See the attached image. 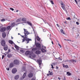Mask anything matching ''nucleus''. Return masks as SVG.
Instances as JSON below:
<instances>
[{
  "mask_svg": "<svg viewBox=\"0 0 80 80\" xmlns=\"http://www.w3.org/2000/svg\"><path fill=\"white\" fill-rule=\"evenodd\" d=\"M22 37L24 38V39H22V42H24L26 40L27 42V44L29 43V41H32V39L27 38V37H24V36H22Z\"/></svg>",
  "mask_w": 80,
  "mask_h": 80,
  "instance_id": "nucleus-1",
  "label": "nucleus"
},
{
  "mask_svg": "<svg viewBox=\"0 0 80 80\" xmlns=\"http://www.w3.org/2000/svg\"><path fill=\"white\" fill-rule=\"evenodd\" d=\"M23 29L24 31V34H25L24 37H25H25H27V35H29V32H28L27 29H25V28H24Z\"/></svg>",
  "mask_w": 80,
  "mask_h": 80,
  "instance_id": "nucleus-2",
  "label": "nucleus"
},
{
  "mask_svg": "<svg viewBox=\"0 0 80 80\" xmlns=\"http://www.w3.org/2000/svg\"><path fill=\"white\" fill-rule=\"evenodd\" d=\"M29 57L30 58H32V57L33 58H35L36 55L35 54H33V53H31L29 55Z\"/></svg>",
  "mask_w": 80,
  "mask_h": 80,
  "instance_id": "nucleus-3",
  "label": "nucleus"
},
{
  "mask_svg": "<svg viewBox=\"0 0 80 80\" xmlns=\"http://www.w3.org/2000/svg\"><path fill=\"white\" fill-rule=\"evenodd\" d=\"M1 44L2 47L5 46L6 45V42H5V40H2L1 42Z\"/></svg>",
  "mask_w": 80,
  "mask_h": 80,
  "instance_id": "nucleus-4",
  "label": "nucleus"
},
{
  "mask_svg": "<svg viewBox=\"0 0 80 80\" xmlns=\"http://www.w3.org/2000/svg\"><path fill=\"white\" fill-rule=\"evenodd\" d=\"M13 63L15 65H19V61L17 59L15 60L14 61Z\"/></svg>",
  "mask_w": 80,
  "mask_h": 80,
  "instance_id": "nucleus-5",
  "label": "nucleus"
},
{
  "mask_svg": "<svg viewBox=\"0 0 80 80\" xmlns=\"http://www.w3.org/2000/svg\"><path fill=\"white\" fill-rule=\"evenodd\" d=\"M6 30L7 28L5 27H4L1 29L0 31L1 32H5V31H6Z\"/></svg>",
  "mask_w": 80,
  "mask_h": 80,
  "instance_id": "nucleus-6",
  "label": "nucleus"
},
{
  "mask_svg": "<svg viewBox=\"0 0 80 80\" xmlns=\"http://www.w3.org/2000/svg\"><path fill=\"white\" fill-rule=\"evenodd\" d=\"M3 47L4 50H5V51H7V50H8V46L7 45H5V46H4Z\"/></svg>",
  "mask_w": 80,
  "mask_h": 80,
  "instance_id": "nucleus-7",
  "label": "nucleus"
},
{
  "mask_svg": "<svg viewBox=\"0 0 80 80\" xmlns=\"http://www.w3.org/2000/svg\"><path fill=\"white\" fill-rule=\"evenodd\" d=\"M17 72V69L15 68H13L12 70V73L15 74Z\"/></svg>",
  "mask_w": 80,
  "mask_h": 80,
  "instance_id": "nucleus-8",
  "label": "nucleus"
},
{
  "mask_svg": "<svg viewBox=\"0 0 80 80\" xmlns=\"http://www.w3.org/2000/svg\"><path fill=\"white\" fill-rule=\"evenodd\" d=\"M26 23H27L28 24V25H29L32 28H33V25H32V23H31V22L29 21H27V22Z\"/></svg>",
  "mask_w": 80,
  "mask_h": 80,
  "instance_id": "nucleus-9",
  "label": "nucleus"
},
{
  "mask_svg": "<svg viewBox=\"0 0 80 80\" xmlns=\"http://www.w3.org/2000/svg\"><path fill=\"white\" fill-rule=\"evenodd\" d=\"M37 62L38 63L39 65H40L42 64V60L40 59H38Z\"/></svg>",
  "mask_w": 80,
  "mask_h": 80,
  "instance_id": "nucleus-10",
  "label": "nucleus"
},
{
  "mask_svg": "<svg viewBox=\"0 0 80 80\" xmlns=\"http://www.w3.org/2000/svg\"><path fill=\"white\" fill-rule=\"evenodd\" d=\"M33 74L32 73H29L28 75V77L29 78H32L33 77Z\"/></svg>",
  "mask_w": 80,
  "mask_h": 80,
  "instance_id": "nucleus-11",
  "label": "nucleus"
},
{
  "mask_svg": "<svg viewBox=\"0 0 80 80\" xmlns=\"http://www.w3.org/2000/svg\"><path fill=\"white\" fill-rule=\"evenodd\" d=\"M13 67V62H11L10 64L9 68H12Z\"/></svg>",
  "mask_w": 80,
  "mask_h": 80,
  "instance_id": "nucleus-12",
  "label": "nucleus"
},
{
  "mask_svg": "<svg viewBox=\"0 0 80 80\" xmlns=\"http://www.w3.org/2000/svg\"><path fill=\"white\" fill-rule=\"evenodd\" d=\"M30 52L29 51H27L25 52V55H28L30 54Z\"/></svg>",
  "mask_w": 80,
  "mask_h": 80,
  "instance_id": "nucleus-13",
  "label": "nucleus"
},
{
  "mask_svg": "<svg viewBox=\"0 0 80 80\" xmlns=\"http://www.w3.org/2000/svg\"><path fill=\"white\" fill-rule=\"evenodd\" d=\"M36 47H38V48H40L41 46H40V44L39 43H37L36 44Z\"/></svg>",
  "mask_w": 80,
  "mask_h": 80,
  "instance_id": "nucleus-14",
  "label": "nucleus"
},
{
  "mask_svg": "<svg viewBox=\"0 0 80 80\" xmlns=\"http://www.w3.org/2000/svg\"><path fill=\"white\" fill-rule=\"evenodd\" d=\"M40 53H41V52L40 51L38 50L36 52V54L37 55H39L40 54Z\"/></svg>",
  "mask_w": 80,
  "mask_h": 80,
  "instance_id": "nucleus-15",
  "label": "nucleus"
},
{
  "mask_svg": "<svg viewBox=\"0 0 80 80\" xmlns=\"http://www.w3.org/2000/svg\"><path fill=\"white\" fill-rule=\"evenodd\" d=\"M14 78L15 80H18V78H19V75H17L15 76L14 77Z\"/></svg>",
  "mask_w": 80,
  "mask_h": 80,
  "instance_id": "nucleus-16",
  "label": "nucleus"
},
{
  "mask_svg": "<svg viewBox=\"0 0 80 80\" xmlns=\"http://www.w3.org/2000/svg\"><path fill=\"white\" fill-rule=\"evenodd\" d=\"M2 37L3 38H5V37H6V33L5 32H3L2 33Z\"/></svg>",
  "mask_w": 80,
  "mask_h": 80,
  "instance_id": "nucleus-17",
  "label": "nucleus"
},
{
  "mask_svg": "<svg viewBox=\"0 0 80 80\" xmlns=\"http://www.w3.org/2000/svg\"><path fill=\"white\" fill-rule=\"evenodd\" d=\"M22 20V18H20L18 19L16 21L17 22H21Z\"/></svg>",
  "mask_w": 80,
  "mask_h": 80,
  "instance_id": "nucleus-18",
  "label": "nucleus"
},
{
  "mask_svg": "<svg viewBox=\"0 0 80 80\" xmlns=\"http://www.w3.org/2000/svg\"><path fill=\"white\" fill-rule=\"evenodd\" d=\"M14 47H15V48H16V49L17 50H19V47H18V46H17V45H15L14 46Z\"/></svg>",
  "mask_w": 80,
  "mask_h": 80,
  "instance_id": "nucleus-19",
  "label": "nucleus"
},
{
  "mask_svg": "<svg viewBox=\"0 0 80 80\" xmlns=\"http://www.w3.org/2000/svg\"><path fill=\"white\" fill-rule=\"evenodd\" d=\"M41 51L42 52H43V53H45V52H46V50L43 48L41 49Z\"/></svg>",
  "mask_w": 80,
  "mask_h": 80,
  "instance_id": "nucleus-20",
  "label": "nucleus"
},
{
  "mask_svg": "<svg viewBox=\"0 0 80 80\" xmlns=\"http://www.w3.org/2000/svg\"><path fill=\"white\" fill-rule=\"evenodd\" d=\"M7 57L8 58H10L12 57V55L11 54H8Z\"/></svg>",
  "mask_w": 80,
  "mask_h": 80,
  "instance_id": "nucleus-21",
  "label": "nucleus"
},
{
  "mask_svg": "<svg viewBox=\"0 0 80 80\" xmlns=\"http://www.w3.org/2000/svg\"><path fill=\"white\" fill-rule=\"evenodd\" d=\"M8 42L10 44H12L13 43V42L12 41L9 40Z\"/></svg>",
  "mask_w": 80,
  "mask_h": 80,
  "instance_id": "nucleus-22",
  "label": "nucleus"
},
{
  "mask_svg": "<svg viewBox=\"0 0 80 80\" xmlns=\"http://www.w3.org/2000/svg\"><path fill=\"white\" fill-rule=\"evenodd\" d=\"M63 67H64V68H68V66L67 65H65V64H63Z\"/></svg>",
  "mask_w": 80,
  "mask_h": 80,
  "instance_id": "nucleus-23",
  "label": "nucleus"
},
{
  "mask_svg": "<svg viewBox=\"0 0 80 80\" xmlns=\"http://www.w3.org/2000/svg\"><path fill=\"white\" fill-rule=\"evenodd\" d=\"M24 71H25V67H23L22 68V71L24 72Z\"/></svg>",
  "mask_w": 80,
  "mask_h": 80,
  "instance_id": "nucleus-24",
  "label": "nucleus"
},
{
  "mask_svg": "<svg viewBox=\"0 0 80 80\" xmlns=\"http://www.w3.org/2000/svg\"><path fill=\"white\" fill-rule=\"evenodd\" d=\"M15 25V22L12 23L11 25V26H12V27H14Z\"/></svg>",
  "mask_w": 80,
  "mask_h": 80,
  "instance_id": "nucleus-25",
  "label": "nucleus"
},
{
  "mask_svg": "<svg viewBox=\"0 0 80 80\" xmlns=\"http://www.w3.org/2000/svg\"><path fill=\"white\" fill-rule=\"evenodd\" d=\"M26 77V73H24L22 77L23 78H25Z\"/></svg>",
  "mask_w": 80,
  "mask_h": 80,
  "instance_id": "nucleus-26",
  "label": "nucleus"
},
{
  "mask_svg": "<svg viewBox=\"0 0 80 80\" xmlns=\"http://www.w3.org/2000/svg\"><path fill=\"white\" fill-rule=\"evenodd\" d=\"M11 27V26H8L7 27V29L8 30H10V28Z\"/></svg>",
  "mask_w": 80,
  "mask_h": 80,
  "instance_id": "nucleus-27",
  "label": "nucleus"
},
{
  "mask_svg": "<svg viewBox=\"0 0 80 80\" xmlns=\"http://www.w3.org/2000/svg\"><path fill=\"white\" fill-rule=\"evenodd\" d=\"M60 31L61 32V33H63V34H64V35H65V33L64 32H63V29H61L60 30Z\"/></svg>",
  "mask_w": 80,
  "mask_h": 80,
  "instance_id": "nucleus-28",
  "label": "nucleus"
},
{
  "mask_svg": "<svg viewBox=\"0 0 80 80\" xmlns=\"http://www.w3.org/2000/svg\"><path fill=\"white\" fill-rule=\"evenodd\" d=\"M71 62H76L77 61L74 60H71Z\"/></svg>",
  "mask_w": 80,
  "mask_h": 80,
  "instance_id": "nucleus-29",
  "label": "nucleus"
},
{
  "mask_svg": "<svg viewBox=\"0 0 80 80\" xmlns=\"http://www.w3.org/2000/svg\"><path fill=\"white\" fill-rule=\"evenodd\" d=\"M22 20L23 22H25L26 20V18H23L22 19Z\"/></svg>",
  "mask_w": 80,
  "mask_h": 80,
  "instance_id": "nucleus-30",
  "label": "nucleus"
},
{
  "mask_svg": "<svg viewBox=\"0 0 80 80\" xmlns=\"http://www.w3.org/2000/svg\"><path fill=\"white\" fill-rule=\"evenodd\" d=\"M37 39L38 41H40V38L38 36H37Z\"/></svg>",
  "mask_w": 80,
  "mask_h": 80,
  "instance_id": "nucleus-31",
  "label": "nucleus"
},
{
  "mask_svg": "<svg viewBox=\"0 0 80 80\" xmlns=\"http://www.w3.org/2000/svg\"><path fill=\"white\" fill-rule=\"evenodd\" d=\"M62 8L63 9V10H65V6H61Z\"/></svg>",
  "mask_w": 80,
  "mask_h": 80,
  "instance_id": "nucleus-32",
  "label": "nucleus"
},
{
  "mask_svg": "<svg viewBox=\"0 0 80 80\" xmlns=\"http://www.w3.org/2000/svg\"><path fill=\"white\" fill-rule=\"evenodd\" d=\"M67 73L68 75H71V73L69 72H67Z\"/></svg>",
  "mask_w": 80,
  "mask_h": 80,
  "instance_id": "nucleus-33",
  "label": "nucleus"
},
{
  "mask_svg": "<svg viewBox=\"0 0 80 80\" xmlns=\"http://www.w3.org/2000/svg\"><path fill=\"white\" fill-rule=\"evenodd\" d=\"M50 2L51 3L52 5H54V3H53V1H50Z\"/></svg>",
  "mask_w": 80,
  "mask_h": 80,
  "instance_id": "nucleus-34",
  "label": "nucleus"
},
{
  "mask_svg": "<svg viewBox=\"0 0 80 80\" xmlns=\"http://www.w3.org/2000/svg\"><path fill=\"white\" fill-rule=\"evenodd\" d=\"M5 20L4 18H3L1 19V22H5Z\"/></svg>",
  "mask_w": 80,
  "mask_h": 80,
  "instance_id": "nucleus-35",
  "label": "nucleus"
},
{
  "mask_svg": "<svg viewBox=\"0 0 80 80\" xmlns=\"http://www.w3.org/2000/svg\"><path fill=\"white\" fill-rule=\"evenodd\" d=\"M20 52H22V53H23L24 52V50L22 49V50H20Z\"/></svg>",
  "mask_w": 80,
  "mask_h": 80,
  "instance_id": "nucleus-36",
  "label": "nucleus"
},
{
  "mask_svg": "<svg viewBox=\"0 0 80 80\" xmlns=\"http://www.w3.org/2000/svg\"><path fill=\"white\" fill-rule=\"evenodd\" d=\"M50 75H53V72H51L50 73H49Z\"/></svg>",
  "mask_w": 80,
  "mask_h": 80,
  "instance_id": "nucleus-37",
  "label": "nucleus"
},
{
  "mask_svg": "<svg viewBox=\"0 0 80 80\" xmlns=\"http://www.w3.org/2000/svg\"><path fill=\"white\" fill-rule=\"evenodd\" d=\"M73 48H77V46L74 45V46H73Z\"/></svg>",
  "mask_w": 80,
  "mask_h": 80,
  "instance_id": "nucleus-38",
  "label": "nucleus"
},
{
  "mask_svg": "<svg viewBox=\"0 0 80 80\" xmlns=\"http://www.w3.org/2000/svg\"><path fill=\"white\" fill-rule=\"evenodd\" d=\"M26 6L28 7H29V4L27 3V4H26Z\"/></svg>",
  "mask_w": 80,
  "mask_h": 80,
  "instance_id": "nucleus-39",
  "label": "nucleus"
},
{
  "mask_svg": "<svg viewBox=\"0 0 80 80\" xmlns=\"http://www.w3.org/2000/svg\"><path fill=\"white\" fill-rule=\"evenodd\" d=\"M61 4L62 6H65V5H64V4H63V2H61Z\"/></svg>",
  "mask_w": 80,
  "mask_h": 80,
  "instance_id": "nucleus-40",
  "label": "nucleus"
},
{
  "mask_svg": "<svg viewBox=\"0 0 80 80\" xmlns=\"http://www.w3.org/2000/svg\"><path fill=\"white\" fill-rule=\"evenodd\" d=\"M10 10H11L12 11H13V10H14V9L12 8H10Z\"/></svg>",
  "mask_w": 80,
  "mask_h": 80,
  "instance_id": "nucleus-41",
  "label": "nucleus"
},
{
  "mask_svg": "<svg viewBox=\"0 0 80 80\" xmlns=\"http://www.w3.org/2000/svg\"><path fill=\"white\" fill-rule=\"evenodd\" d=\"M79 36V35H78V34H77V35L76 36V38H77Z\"/></svg>",
  "mask_w": 80,
  "mask_h": 80,
  "instance_id": "nucleus-42",
  "label": "nucleus"
},
{
  "mask_svg": "<svg viewBox=\"0 0 80 80\" xmlns=\"http://www.w3.org/2000/svg\"><path fill=\"white\" fill-rule=\"evenodd\" d=\"M32 50H37V48H33V49H32Z\"/></svg>",
  "mask_w": 80,
  "mask_h": 80,
  "instance_id": "nucleus-43",
  "label": "nucleus"
},
{
  "mask_svg": "<svg viewBox=\"0 0 80 80\" xmlns=\"http://www.w3.org/2000/svg\"><path fill=\"white\" fill-rule=\"evenodd\" d=\"M67 20H71V18L70 17H68V18H67Z\"/></svg>",
  "mask_w": 80,
  "mask_h": 80,
  "instance_id": "nucleus-44",
  "label": "nucleus"
},
{
  "mask_svg": "<svg viewBox=\"0 0 80 80\" xmlns=\"http://www.w3.org/2000/svg\"><path fill=\"white\" fill-rule=\"evenodd\" d=\"M76 24H77V25H79V23H78V22H76Z\"/></svg>",
  "mask_w": 80,
  "mask_h": 80,
  "instance_id": "nucleus-45",
  "label": "nucleus"
},
{
  "mask_svg": "<svg viewBox=\"0 0 80 80\" xmlns=\"http://www.w3.org/2000/svg\"><path fill=\"white\" fill-rule=\"evenodd\" d=\"M5 57V56L4 55H2V59H3V58H4V57Z\"/></svg>",
  "mask_w": 80,
  "mask_h": 80,
  "instance_id": "nucleus-46",
  "label": "nucleus"
},
{
  "mask_svg": "<svg viewBox=\"0 0 80 80\" xmlns=\"http://www.w3.org/2000/svg\"><path fill=\"white\" fill-rule=\"evenodd\" d=\"M58 59H59L60 60H62V59H61L60 57L58 58Z\"/></svg>",
  "mask_w": 80,
  "mask_h": 80,
  "instance_id": "nucleus-47",
  "label": "nucleus"
},
{
  "mask_svg": "<svg viewBox=\"0 0 80 80\" xmlns=\"http://www.w3.org/2000/svg\"><path fill=\"white\" fill-rule=\"evenodd\" d=\"M42 48H45V49L46 48V47L45 46H42Z\"/></svg>",
  "mask_w": 80,
  "mask_h": 80,
  "instance_id": "nucleus-48",
  "label": "nucleus"
},
{
  "mask_svg": "<svg viewBox=\"0 0 80 80\" xmlns=\"http://www.w3.org/2000/svg\"><path fill=\"white\" fill-rule=\"evenodd\" d=\"M6 69H7V70H8H8H10V69H9V68H7Z\"/></svg>",
  "mask_w": 80,
  "mask_h": 80,
  "instance_id": "nucleus-49",
  "label": "nucleus"
},
{
  "mask_svg": "<svg viewBox=\"0 0 80 80\" xmlns=\"http://www.w3.org/2000/svg\"><path fill=\"white\" fill-rule=\"evenodd\" d=\"M51 68H53V65H52V64H51Z\"/></svg>",
  "mask_w": 80,
  "mask_h": 80,
  "instance_id": "nucleus-50",
  "label": "nucleus"
},
{
  "mask_svg": "<svg viewBox=\"0 0 80 80\" xmlns=\"http://www.w3.org/2000/svg\"><path fill=\"white\" fill-rule=\"evenodd\" d=\"M63 80H66V78H65V77H64Z\"/></svg>",
  "mask_w": 80,
  "mask_h": 80,
  "instance_id": "nucleus-51",
  "label": "nucleus"
},
{
  "mask_svg": "<svg viewBox=\"0 0 80 80\" xmlns=\"http://www.w3.org/2000/svg\"><path fill=\"white\" fill-rule=\"evenodd\" d=\"M58 45H59V46L60 47V48H61V45H60V44L58 43Z\"/></svg>",
  "mask_w": 80,
  "mask_h": 80,
  "instance_id": "nucleus-52",
  "label": "nucleus"
},
{
  "mask_svg": "<svg viewBox=\"0 0 80 80\" xmlns=\"http://www.w3.org/2000/svg\"><path fill=\"white\" fill-rule=\"evenodd\" d=\"M47 77H48L49 75H50V73L49 74H47Z\"/></svg>",
  "mask_w": 80,
  "mask_h": 80,
  "instance_id": "nucleus-53",
  "label": "nucleus"
},
{
  "mask_svg": "<svg viewBox=\"0 0 80 80\" xmlns=\"http://www.w3.org/2000/svg\"><path fill=\"white\" fill-rule=\"evenodd\" d=\"M31 80H35V79L34 78H32L31 79Z\"/></svg>",
  "mask_w": 80,
  "mask_h": 80,
  "instance_id": "nucleus-54",
  "label": "nucleus"
},
{
  "mask_svg": "<svg viewBox=\"0 0 80 80\" xmlns=\"http://www.w3.org/2000/svg\"><path fill=\"white\" fill-rule=\"evenodd\" d=\"M75 2H76V3L77 4V0H74Z\"/></svg>",
  "mask_w": 80,
  "mask_h": 80,
  "instance_id": "nucleus-55",
  "label": "nucleus"
},
{
  "mask_svg": "<svg viewBox=\"0 0 80 80\" xmlns=\"http://www.w3.org/2000/svg\"><path fill=\"white\" fill-rule=\"evenodd\" d=\"M55 63H52V64L53 65H55Z\"/></svg>",
  "mask_w": 80,
  "mask_h": 80,
  "instance_id": "nucleus-56",
  "label": "nucleus"
},
{
  "mask_svg": "<svg viewBox=\"0 0 80 80\" xmlns=\"http://www.w3.org/2000/svg\"><path fill=\"white\" fill-rule=\"evenodd\" d=\"M56 68H57V69H58V67L57 66Z\"/></svg>",
  "mask_w": 80,
  "mask_h": 80,
  "instance_id": "nucleus-57",
  "label": "nucleus"
},
{
  "mask_svg": "<svg viewBox=\"0 0 80 80\" xmlns=\"http://www.w3.org/2000/svg\"><path fill=\"white\" fill-rule=\"evenodd\" d=\"M58 80H60V78H58Z\"/></svg>",
  "mask_w": 80,
  "mask_h": 80,
  "instance_id": "nucleus-58",
  "label": "nucleus"
},
{
  "mask_svg": "<svg viewBox=\"0 0 80 80\" xmlns=\"http://www.w3.org/2000/svg\"><path fill=\"white\" fill-rule=\"evenodd\" d=\"M64 23L67 24V22H64Z\"/></svg>",
  "mask_w": 80,
  "mask_h": 80,
  "instance_id": "nucleus-59",
  "label": "nucleus"
},
{
  "mask_svg": "<svg viewBox=\"0 0 80 80\" xmlns=\"http://www.w3.org/2000/svg\"><path fill=\"white\" fill-rule=\"evenodd\" d=\"M51 42H52V45H53V41H52Z\"/></svg>",
  "mask_w": 80,
  "mask_h": 80,
  "instance_id": "nucleus-60",
  "label": "nucleus"
},
{
  "mask_svg": "<svg viewBox=\"0 0 80 80\" xmlns=\"http://www.w3.org/2000/svg\"><path fill=\"white\" fill-rule=\"evenodd\" d=\"M57 26H58V27H59V26H58V24H57Z\"/></svg>",
  "mask_w": 80,
  "mask_h": 80,
  "instance_id": "nucleus-61",
  "label": "nucleus"
},
{
  "mask_svg": "<svg viewBox=\"0 0 80 80\" xmlns=\"http://www.w3.org/2000/svg\"><path fill=\"white\" fill-rule=\"evenodd\" d=\"M18 12V10H17L16 11V12Z\"/></svg>",
  "mask_w": 80,
  "mask_h": 80,
  "instance_id": "nucleus-62",
  "label": "nucleus"
},
{
  "mask_svg": "<svg viewBox=\"0 0 80 80\" xmlns=\"http://www.w3.org/2000/svg\"><path fill=\"white\" fill-rule=\"evenodd\" d=\"M43 32H45V30H43Z\"/></svg>",
  "mask_w": 80,
  "mask_h": 80,
  "instance_id": "nucleus-63",
  "label": "nucleus"
},
{
  "mask_svg": "<svg viewBox=\"0 0 80 80\" xmlns=\"http://www.w3.org/2000/svg\"><path fill=\"white\" fill-rule=\"evenodd\" d=\"M66 41H69V39H67Z\"/></svg>",
  "mask_w": 80,
  "mask_h": 80,
  "instance_id": "nucleus-64",
  "label": "nucleus"
}]
</instances>
